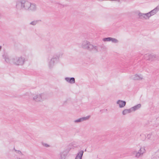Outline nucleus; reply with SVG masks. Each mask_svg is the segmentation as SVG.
I'll use <instances>...</instances> for the list:
<instances>
[{
	"label": "nucleus",
	"mask_w": 159,
	"mask_h": 159,
	"mask_svg": "<svg viewBox=\"0 0 159 159\" xmlns=\"http://www.w3.org/2000/svg\"><path fill=\"white\" fill-rule=\"evenodd\" d=\"M117 103L119 104L120 107H121L125 106L126 104L125 102L120 100L118 101Z\"/></svg>",
	"instance_id": "1"
},
{
	"label": "nucleus",
	"mask_w": 159,
	"mask_h": 159,
	"mask_svg": "<svg viewBox=\"0 0 159 159\" xmlns=\"http://www.w3.org/2000/svg\"><path fill=\"white\" fill-rule=\"evenodd\" d=\"M83 151L80 152L76 157L75 159H81V157L83 154Z\"/></svg>",
	"instance_id": "2"
},
{
	"label": "nucleus",
	"mask_w": 159,
	"mask_h": 159,
	"mask_svg": "<svg viewBox=\"0 0 159 159\" xmlns=\"http://www.w3.org/2000/svg\"><path fill=\"white\" fill-rule=\"evenodd\" d=\"M103 40L104 41H111V40L112 42H117V40L115 39H113L110 38H107L104 39Z\"/></svg>",
	"instance_id": "3"
},
{
	"label": "nucleus",
	"mask_w": 159,
	"mask_h": 159,
	"mask_svg": "<svg viewBox=\"0 0 159 159\" xmlns=\"http://www.w3.org/2000/svg\"><path fill=\"white\" fill-rule=\"evenodd\" d=\"M66 80L70 83H74L75 82V79L74 78H71L70 80L69 78H66Z\"/></svg>",
	"instance_id": "4"
},
{
	"label": "nucleus",
	"mask_w": 159,
	"mask_h": 159,
	"mask_svg": "<svg viewBox=\"0 0 159 159\" xmlns=\"http://www.w3.org/2000/svg\"><path fill=\"white\" fill-rule=\"evenodd\" d=\"M128 112V111L127 110H125L123 112V114L124 115L126 114V113Z\"/></svg>",
	"instance_id": "5"
},
{
	"label": "nucleus",
	"mask_w": 159,
	"mask_h": 159,
	"mask_svg": "<svg viewBox=\"0 0 159 159\" xmlns=\"http://www.w3.org/2000/svg\"><path fill=\"white\" fill-rule=\"evenodd\" d=\"M84 119V118H83L82 119H79L77 120H76V121H77V122H80L81 121V120L82 119Z\"/></svg>",
	"instance_id": "6"
},
{
	"label": "nucleus",
	"mask_w": 159,
	"mask_h": 159,
	"mask_svg": "<svg viewBox=\"0 0 159 159\" xmlns=\"http://www.w3.org/2000/svg\"><path fill=\"white\" fill-rule=\"evenodd\" d=\"M28 4L29 5H30V4H29V3H27V2L26 3H25V5H27V4Z\"/></svg>",
	"instance_id": "7"
},
{
	"label": "nucleus",
	"mask_w": 159,
	"mask_h": 159,
	"mask_svg": "<svg viewBox=\"0 0 159 159\" xmlns=\"http://www.w3.org/2000/svg\"><path fill=\"white\" fill-rule=\"evenodd\" d=\"M148 15H149V14H147V16H148Z\"/></svg>",
	"instance_id": "8"
},
{
	"label": "nucleus",
	"mask_w": 159,
	"mask_h": 159,
	"mask_svg": "<svg viewBox=\"0 0 159 159\" xmlns=\"http://www.w3.org/2000/svg\"><path fill=\"white\" fill-rule=\"evenodd\" d=\"M1 48V46H0V49Z\"/></svg>",
	"instance_id": "9"
}]
</instances>
